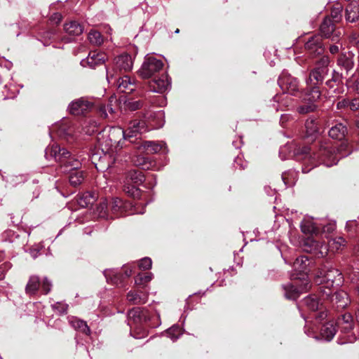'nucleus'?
<instances>
[{
	"label": "nucleus",
	"mask_w": 359,
	"mask_h": 359,
	"mask_svg": "<svg viewBox=\"0 0 359 359\" xmlns=\"http://www.w3.org/2000/svg\"><path fill=\"white\" fill-rule=\"evenodd\" d=\"M164 112L159 110L151 113L147 120H133L129 123L126 130L121 128H114L111 130L109 137L113 140L116 135L121 136L125 140H128L131 143H135L139 139V136L147 130V124L151 128H161L164 124Z\"/></svg>",
	"instance_id": "1"
},
{
	"label": "nucleus",
	"mask_w": 359,
	"mask_h": 359,
	"mask_svg": "<svg viewBox=\"0 0 359 359\" xmlns=\"http://www.w3.org/2000/svg\"><path fill=\"white\" fill-rule=\"evenodd\" d=\"M345 147L344 144H341V147L337 149L336 147H333L328 142H321L319 145L318 151L317 152H313L310 154L311 148L309 147H303L299 149L297 154L304 155V158H309L311 161L313 166H316L318 163H324L326 166L330 167L334 164H337L339 158L346 156L350 154H341L342 149Z\"/></svg>",
	"instance_id": "2"
},
{
	"label": "nucleus",
	"mask_w": 359,
	"mask_h": 359,
	"mask_svg": "<svg viewBox=\"0 0 359 359\" xmlns=\"http://www.w3.org/2000/svg\"><path fill=\"white\" fill-rule=\"evenodd\" d=\"M327 74L325 69H319L315 67L306 78V88L302 90L311 92L313 94V99H320L321 93L319 86L323 83Z\"/></svg>",
	"instance_id": "3"
},
{
	"label": "nucleus",
	"mask_w": 359,
	"mask_h": 359,
	"mask_svg": "<svg viewBox=\"0 0 359 359\" xmlns=\"http://www.w3.org/2000/svg\"><path fill=\"white\" fill-rule=\"evenodd\" d=\"M145 177L142 172L139 170H130L128 172L124 184V192L133 199H139L141 191L137 187L142 184Z\"/></svg>",
	"instance_id": "4"
},
{
	"label": "nucleus",
	"mask_w": 359,
	"mask_h": 359,
	"mask_svg": "<svg viewBox=\"0 0 359 359\" xmlns=\"http://www.w3.org/2000/svg\"><path fill=\"white\" fill-rule=\"evenodd\" d=\"M316 282L320 284L325 283L327 287H337L342 284L343 276L338 269L332 266H325L319 272Z\"/></svg>",
	"instance_id": "5"
},
{
	"label": "nucleus",
	"mask_w": 359,
	"mask_h": 359,
	"mask_svg": "<svg viewBox=\"0 0 359 359\" xmlns=\"http://www.w3.org/2000/svg\"><path fill=\"white\" fill-rule=\"evenodd\" d=\"M163 62L153 55L145 56L144 62L138 71L140 76L142 79H149L162 69Z\"/></svg>",
	"instance_id": "6"
},
{
	"label": "nucleus",
	"mask_w": 359,
	"mask_h": 359,
	"mask_svg": "<svg viewBox=\"0 0 359 359\" xmlns=\"http://www.w3.org/2000/svg\"><path fill=\"white\" fill-rule=\"evenodd\" d=\"M278 85L284 92L293 95L301 90L298 80L286 72L280 75Z\"/></svg>",
	"instance_id": "7"
},
{
	"label": "nucleus",
	"mask_w": 359,
	"mask_h": 359,
	"mask_svg": "<svg viewBox=\"0 0 359 359\" xmlns=\"http://www.w3.org/2000/svg\"><path fill=\"white\" fill-rule=\"evenodd\" d=\"M304 250L313 253L316 257L320 258L326 256L329 251L328 246L325 242L308 238L304 243Z\"/></svg>",
	"instance_id": "8"
},
{
	"label": "nucleus",
	"mask_w": 359,
	"mask_h": 359,
	"mask_svg": "<svg viewBox=\"0 0 359 359\" xmlns=\"http://www.w3.org/2000/svg\"><path fill=\"white\" fill-rule=\"evenodd\" d=\"M302 93H303L302 102L297 107V111L300 114H306L314 111L317 108L316 102L319 99H313V94L311 92L302 90Z\"/></svg>",
	"instance_id": "9"
},
{
	"label": "nucleus",
	"mask_w": 359,
	"mask_h": 359,
	"mask_svg": "<svg viewBox=\"0 0 359 359\" xmlns=\"http://www.w3.org/2000/svg\"><path fill=\"white\" fill-rule=\"evenodd\" d=\"M322 41L320 36L314 35L306 42L305 48L313 56L320 55L323 53L325 50Z\"/></svg>",
	"instance_id": "10"
},
{
	"label": "nucleus",
	"mask_w": 359,
	"mask_h": 359,
	"mask_svg": "<svg viewBox=\"0 0 359 359\" xmlns=\"http://www.w3.org/2000/svg\"><path fill=\"white\" fill-rule=\"evenodd\" d=\"M46 157L53 158L56 161L62 162L70 156V153L65 148H61L58 144H53L46 148L45 151Z\"/></svg>",
	"instance_id": "11"
},
{
	"label": "nucleus",
	"mask_w": 359,
	"mask_h": 359,
	"mask_svg": "<svg viewBox=\"0 0 359 359\" xmlns=\"http://www.w3.org/2000/svg\"><path fill=\"white\" fill-rule=\"evenodd\" d=\"M170 79L167 74H163L159 79L149 82L150 90L154 93H163L170 88Z\"/></svg>",
	"instance_id": "12"
},
{
	"label": "nucleus",
	"mask_w": 359,
	"mask_h": 359,
	"mask_svg": "<svg viewBox=\"0 0 359 359\" xmlns=\"http://www.w3.org/2000/svg\"><path fill=\"white\" fill-rule=\"evenodd\" d=\"M133 66L132 57L128 54H122L114 58V71L128 72Z\"/></svg>",
	"instance_id": "13"
},
{
	"label": "nucleus",
	"mask_w": 359,
	"mask_h": 359,
	"mask_svg": "<svg viewBox=\"0 0 359 359\" xmlns=\"http://www.w3.org/2000/svg\"><path fill=\"white\" fill-rule=\"evenodd\" d=\"M107 59V56L103 53L90 52L86 59L81 60V65L83 67L89 66L90 68H95L96 66L103 64Z\"/></svg>",
	"instance_id": "14"
},
{
	"label": "nucleus",
	"mask_w": 359,
	"mask_h": 359,
	"mask_svg": "<svg viewBox=\"0 0 359 359\" xmlns=\"http://www.w3.org/2000/svg\"><path fill=\"white\" fill-rule=\"evenodd\" d=\"M91 107L92 104L90 102L81 98L72 102L69 106V110L74 115H81Z\"/></svg>",
	"instance_id": "15"
},
{
	"label": "nucleus",
	"mask_w": 359,
	"mask_h": 359,
	"mask_svg": "<svg viewBox=\"0 0 359 359\" xmlns=\"http://www.w3.org/2000/svg\"><path fill=\"white\" fill-rule=\"evenodd\" d=\"M337 65L344 69L348 75L354 67L353 54L351 52L341 54L337 60Z\"/></svg>",
	"instance_id": "16"
},
{
	"label": "nucleus",
	"mask_w": 359,
	"mask_h": 359,
	"mask_svg": "<svg viewBox=\"0 0 359 359\" xmlns=\"http://www.w3.org/2000/svg\"><path fill=\"white\" fill-rule=\"evenodd\" d=\"M300 227L305 234H317L320 231V226L311 217H305L301 222Z\"/></svg>",
	"instance_id": "17"
},
{
	"label": "nucleus",
	"mask_w": 359,
	"mask_h": 359,
	"mask_svg": "<svg viewBox=\"0 0 359 359\" xmlns=\"http://www.w3.org/2000/svg\"><path fill=\"white\" fill-rule=\"evenodd\" d=\"M345 18L350 22H354L359 19V4L356 1H351L346 7Z\"/></svg>",
	"instance_id": "18"
},
{
	"label": "nucleus",
	"mask_w": 359,
	"mask_h": 359,
	"mask_svg": "<svg viewBox=\"0 0 359 359\" xmlns=\"http://www.w3.org/2000/svg\"><path fill=\"white\" fill-rule=\"evenodd\" d=\"M332 302L339 309H344L349 303L350 299L348 294L343 290L336 292L331 297Z\"/></svg>",
	"instance_id": "19"
},
{
	"label": "nucleus",
	"mask_w": 359,
	"mask_h": 359,
	"mask_svg": "<svg viewBox=\"0 0 359 359\" xmlns=\"http://www.w3.org/2000/svg\"><path fill=\"white\" fill-rule=\"evenodd\" d=\"M347 133V128L343 123H337L329 130V136L337 140H343Z\"/></svg>",
	"instance_id": "20"
},
{
	"label": "nucleus",
	"mask_w": 359,
	"mask_h": 359,
	"mask_svg": "<svg viewBox=\"0 0 359 359\" xmlns=\"http://www.w3.org/2000/svg\"><path fill=\"white\" fill-rule=\"evenodd\" d=\"M114 81H116L117 88L121 93H130L135 90V85L128 76L120 77Z\"/></svg>",
	"instance_id": "21"
},
{
	"label": "nucleus",
	"mask_w": 359,
	"mask_h": 359,
	"mask_svg": "<svg viewBox=\"0 0 359 359\" xmlns=\"http://www.w3.org/2000/svg\"><path fill=\"white\" fill-rule=\"evenodd\" d=\"M337 326L344 332L351 330L353 327V319L351 313L341 315L337 322Z\"/></svg>",
	"instance_id": "22"
},
{
	"label": "nucleus",
	"mask_w": 359,
	"mask_h": 359,
	"mask_svg": "<svg viewBox=\"0 0 359 359\" xmlns=\"http://www.w3.org/2000/svg\"><path fill=\"white\" fill-rule=\"evenodd\" d=\"M303 304L309 309L313 311L321 309V307L323 306L321 298L320 299L315 294L305 297L303 300Z\"/></svg>",
	"instance_id": "23"
},
{
	"label": "nucleus",
	"mask_w": 359,
	"mask_h": 359,
	"mask_svg": "<svg viewBox=\"0 0 359 359\" xmlns=\"http://www.w3.org/2000/svg\"><path fill=\"white\" fill-rule=\"evenodd\" d=\"M69 182L73 187L80 185L86 177V174L81 170H69Z\"/></svg>",
	"instance_id": "24"
},
{
	"label": "nucleus",
	"mask_w": 359,
	"mask_h": 359,
	"mask_svg": "<svg viewBox=\"0 0 359 359\" xmlns=\"http://www.w3.org/2000/svg\"><path fill=\"white\" fill-rule=\"evenodd\" d=\"M141 203H116L115 205L112 207L113 210L116 211L118 210H121V211H124L127 212L128 215H133V214H142L143 212H137L136 210L137 205H140Z\"/></svg>",
	"instance_id": "25"
},
{
	"label": "nucleus",
	"mask_w": 359,
	"mask_h": 359,
	"mask_svg": "<svg viewBox=\"0 0 359 359\" xmlns=\"http://www.w3.org/2000/svg\"><path fill=\"white\" fill-rule=\"evenodd\" d=\"M336 334V327L332 322L326 323L320 329V335L326 341H330Z\"/></svg>",
	"instance_id": "26"
},
{
	"label": "nucleus",
	"mask_w": 359,
	"mask_h": 359,
	"mask_svg": "<svg viewBox=\"0 0 359 359\" xmlns=\"http://www.w3.org/2000/svg\"><path fill=\"white\" fill-rule=\"evenodd\" d=\"M104 275L107 281L113 285H118L124 279L123 274L111 269L105 270L104 271Z\"/></svg>",
	"instance_id": "27"
},
{
	"label": "nucleus",
	"mask_w": 359,
	"mask_h": 359,
	"mask_svg": "<svg viewBox=\"0 0 359 359\" xmlns=\"http://www.w3.org/2000/svg\"><path fill=\"white\" fill-rule=\"evenodd\" d=\"M127 299L132 304H144L147 302V294L144 292L139 294L130 291L127 294Z\"/></svg>",
	"instance_id": "28"
},
{
	"label": "nucleus",
	"mask_w": 359,
	"mask_h": 359,
	"mask_svg": "<svg viewBox=\"0 0 359 359\" xmlns=\"http://www.w3.org/2000/svg\"><path fill=\"white\" fill-rule=\"evenodd\" d=\"M334 23L330 17H325L322 22L320 30L321 34L325 37L329 38L334 30Z\"/></svg>",
	"instance_id": "29"
},
{
	"label": "nucleus",
	"mask_w": 359,
	"mask_h": 359,
	"mask_svg": "<svg viewBox=\"0 0 359 359\" xmlns=\"http://www.w3.org/2000/svg\"><path fill=\"white\" fill-rule=\"evenodd\" d=\"M69 323L74 329L79 330L80 332L86 334H90V330L86 322L81 319H79L76 317H71L69 318Z\"/></svg>",
	"instance_id": "30"
},
{
	"label": "nucleus",
	"mask_w": 359,
	"mask_h": 359,
	"mask_svg": "<svg viewBox=\"0 0 359 359\" xmlns=\"http://www.w3.org/2000/svg\"><path fill=\"white\" fill-rule=\"evenodd\" d=\"M64 29L67 33L73 36H79L82 34L83 28L81 25L76 21H71L65 25Z\"/></svg>",
	"instance_id": "31"
},
{
	"label": "nucleus",
	"mask_w": 359,
	"mask_h": 359,
	"mask_svg": "<svg viewBox=\"0 0 359 359\" xmlns=\"http://www.w3.org/2000/svg\"><path fill=\"white\" fill-rule=\"evenodd\" d=\"M39 285V278L36 276H32L25 287L26 293L30 295L34 294L38 291Z\"/></svg>",
	"instance_id": "32"
},
{
	"label": "nucleus",
	"mask_w": 359,
	"mask_h": 359,
	"mask_svg": "<svg viewBox=\"0 0 359 359\" xmlns=\"http://www.w3.org/2000/svg\"><path fill=\"white\" fill-rule=\"evenodd\" d=\"M346 241L343 237H337L329 241L327 246L329 250L334 252L341 250L346 245Z\"/></svg>",
	"instance_id": "33"
},
{
	"label": "nucleus",
	"mask_w": 359,
	"mask_h": 359,
	"mask_svg": "<svg viewBox=\"0 0 359 359\" xmlns=\"http://www.w3.org/2000/svg\"><path fill=\"white\" fill-rule=\"evenodd\" d=\"M62 166L65 168V171L66 172H69V170H80L79 168L81 165V162L79 160L72 157L71 155L69 158H67V159L62 162Z\"/></svg>",
	"instance_id": "34"
},
{
	"label": "nucleus",
	"mask_w": 359,
	"mask_h": 359,
	"mask_svg": "<svg viewBox=\"0 0 359 359\" xmlns=\"http://www.w3.org/2000/svg\"><path fill=\"white\" fill-rule=\"evenodd\" d=\"M142 147L146 149L148 153L156 154L159 152L165 147V145L156 143L154 142L146 141L143 143Z\"/></svg>",
	"instance_id": "35"
},
{
	"label": "nucleus",
	"mask_w": 359,
	"mask_h": 359,
	"mask_svg": "<svg viewBox=\"0 0 359 359\" xmlns=\"http://www.w3.org/2000/svg\"><path fill=\"white\" fill-rule=\"evenodd\" d=\"M285 290V297L288 299L294 300L299 297V292L292 284H286L283 286Z\"/></svg>",
	"instance_id": "36"
},
{
	"label": "nucleus",
	"mask_w": 359,
	"mask_h": 359,
	"mask_svg": "<svg viewBox=\"0 0 359 359\" xmlns=\"http://www.w3.org/2000/svg\"><path fill=\"white\" fill-rule=\"evenodd\" d=\"M306 133L308 137L314 135L318 133V124L313 118H309L305 123Z\"/></svg>",
	"instance_id": "37"
},
{
	"label": "nucleus",
	"mask_w": 359,
	"mask_h": 359,
	"mask_svg": "<svg viewBox=\"0 0 359 359\" xmlns=\"http://www.w3.org/2000/svg\"><path fill=\"white\" fill-rule=\"evenodd\" d=\"M297 173L295 171L290 170L282 175V180L287 186H292L296 182Z\"/></svg>",
	"instance_id": "38"
},
{
	"label": "nucleus",
	"mask_w": 359,
	"mask_h": 359,
	"mask_svg": "<svg viewBox=\"0 0 359 359\" xmlns=\"http://www.w3.org/2000/svg\"><path fill=\"white\" fill-rule=\"evenodd\" d=\"M308 257L306 256H301L296 259L294 262V268L299 272L304 271L306 269Z\"/></svg>",
	"instance_id": "39"
},
{
	"label": "nucleus",
	"mask_w": 359,
	"mask_h": 359,
	"mask_svg": "<svg viewBox=\"0 0 359 359\" xmlns=\"http://www.w3.org/2000/svg\"><path fill=\"white\" fill-rule=\"evenodd\" d=\"M151 273H140L135 278V283L137 285H144L152 279Z\"/></svg>",
	"instance_id": "40"
},
{
	"label": "nucleus",
	"mask_w": 359,
	"mask_h": 359,
	"mask_svg": "<svg viewBox=\"0 0 359 359\" xmlns=\"http://www.w3.org/2000/svg\"><path fill=\"white\" fill-rule=\"evenodd\" d=\"M88 39L92 44L100 46L103 42L101 34L95 30H92L88 34Z\"/></svg>",
	"instance_id": "41"
},
{
	"label": "nucleus",
	"mask_w": 359,
	"mask_h": 359,
	"mask_svg": "<svg viewBox=\"0 0 359 359\" xmlns=\"http://www.w3.org/2000/svg\"><path fill=\"white\" fill-rule=\"evenodd\" d=\"M98 199V195L95 191H86L80 195L77 202L79 201L83 202H95Z\"/></svg>",
	"instance_id": "42"
},
{
	"label": "nucleus",
	"mask_w": 359,
	"mask_h": 359,
	"mask_svg": "<svg viewBox=\"0 0 359 359\" xmlns=\"http://www.w3.org/2000/svg\"><path fill=\"white\" fill-rule=\"evenodd\" d=\"M346 231L349 233L351 237H355L359 231L358 222L356 220H349L346 222Z\"/></svg>",
	"instance_id": "43"
},
{
	"label": "nucleus",
	"mask_w": 359,
	"mask_h": 359,
	"mask_svg": "<svg viewBox=\"0 0 359 359\" xmlns=\"http://www.w3.org/2000/svg\"><path fill=\"white\" fill-rule=\"evenodd\" d=\"M182 334L181 329L179 326H172L166 331V335L170 338L172 341H175Z\"/></svg>",
	"instance_id": "44"
},
{
	"label": "nucleus",
	"mask_w": 359,
	"mask_h": 359,
	"mask_svg": "<svg viewBox=\"0 0 359 359\" xmlns=\"http://www.w3.org/2000/svg\"><path fill=\"white\" fill-rule=\"evenodd\" d=\"M341 11H342V7L338 6L336 8H334L332 11L330 16H329L332 22H339L341 18Z\"/></svg>",
	"instance_id": "45"
},
{
	"label": "nucleus",
	"mask_w": 359,
	"mask_h": 359,
	"mask_svg": "<svg viewBox=\"0 0 359 359\" xmlns=\"http://www.w3.org/2000/svg\"><path fill=\"white\" fill-rule=\"evenodd\" d=\"M330 63V59L328 56L323 55L320 59L316 62V67L319 69H325L326 72L328 73V65Z\"/></svg>",
	"instance_id": "46"
},
{
	"label": "nucleus",
	"mask_w": 359,
	"mask_h": 359,
	"mask_svg": "<svg viewBox=\"0 0 359 359\" xmlns=\"http://www.w3.org/2000/svg\"><path fill=\"white\" fill-rule=\"evenodd\" d=\"M100 111L101 116L106 118L107 117L108 114H112L114 113V109L111 104H107V105H101L100 107Z\"/></svg>",
	"instance_id": "47"
},
{
	"label": "nucleus",
	"mask_w": 359,
	"mask_h": 359,
	"mask_svg": "<svg viewBox=\"0 0 359 359\" xmlns=\"http://www.w3.org/2000/svg\"><path fill=\"white\" fill-rule=\"evenodd\" d=\"M152 262L149 257L142 259L139 262V268L142 270H147L151 267Z\"/></svg>",
	"instance_id": "48"
},
{
	"label": "nucleus",
	"mask_w": 359,
	"mask_h": 359,
	"mask_svg": "<svg viewBox=\"0 0 359 359\" xmlns=\"http://www.w3.org/2000/svg\"><path fill=\"white\" fill-rule=\"evenodd\" d=\"M140 313L141 311L139 308H135L131 309L128 312V318L130 319L133 318L135 322L138 321L140 320Z\"/></svg>",
	"instance_id": "49"
},
{
	"label": "nucleus",
	"mask_w": 359,
	"mask_h": 359,
	"mask_svg": "<svg viewBox=\"0 0 359 359\" xmlns=\"http://www.w3.org/2000/svg\"><path fill=\"white\" fill-rule=\"evenodd\" d=\"M142 102L140 100H132L128 101V102L126 104V106L128 109L131 111L137 110V109L140 108L142 106Z\"/></svg>",
	"instance_id": "50"
},
{
	"label": "nucleus",
	"mask_w": 359,
	"mask_h": 359,
	"mask_svg": "<svg viewBox=\"0 0 359 359\" xmlns=\"http://www.w3.org/2000/svg\"><path fill=\"white\" fill-rule=\"evenodd\" d=\"M52 307L54 310L57 311L59 313H65L67 312L68 306L60 302H56L52 305Z\"/></svg>",
	"instance_id": "51"
},
{
	"label": "nucleus",
	"mask_w": 359,
	"mask_h": 359,
	"mask_svg": "<svg viewBox=\"0 0 359 359\" xmlns=\"http://www.w3.org/2000/svg\"><path fill=\"white\" fill-rule=\"evenodd\" d=\"M11 268V264L9 262H4L0 265V280H2L5 277L6 272Z\"/></svg>",
	"instance_id": "52"
},
{
	"label": "nucleus",
	"mask_w": 359,
	"mask_h": 359,
	"mask_svg": "<svg viewBox=\"0 0 359 359\" xmlns=\"http://www.w3.org/2000/svg\"><path fill=\"white\" fill-rule=\"evenodd\" d=\"M323 231L326 233H332L336 229V224L334 222H329L328 224L323 225Z\"/></svg>",
	"instance_id": "53"
},
{
	"label": "nucleus",
	"mask_w": 359,
	"mask_h": 359,
	"mask_svg": "<svg viewBox=\"0 0 359 359\" xmlns=\"http://www.w3.org/2000/svg\"><path fill=\"white\" fill-rule=\"evenodd\" d=\"M52 287V283L50 280L48 279V278L45 277L43 280L42 283V288L43 291L45 292V294H48Z\"/></svg>",
	"instance_id": "54"
},
{
	"label": "nucleus",
	"mask_w": 359,
	"mask_h": 359,
	"mask_svg": "<svg viewBox=\"0 0 359 359\" xmlns=\"http://www.w3.org/2000/svg\"><path fill=\"white\" fill-rule=\"evenodd\" d=\"M348 107L352 111H355L359 109V98H354L351 101H349Z\"/></svg>",
	"instance_id": "55"
},
{
	"label": "nucleus",
	"mask_w": 359,
	"mask_h": 359,
	"mask_svg": "<svg viewBox=\"0 0 359 359\" xmlns=\"http://www.w3.org/2000/svg\"><path fill=\"white\" fill-rule=\"evenodd\" d=\"M350 42L359 48V35L357 33H353L349 36Z\"/></svg>",
	"instance_id": "56"
},
{
	"label": "nucleus",
	"mask_w": 359,
	"mask_h": 359,
	"mask_svg": "<svg viewBox=\"0 0 359 359\" xmlns=\"http://www.w3.org/2000/svg\"><path fill=\"white\" fill-rule=\"evenodd\" d=\"M134 163H135L137 165H142L144 169H145V168H148V167H146V166L144 165L145 158H144V157L137 156V157L136 158V160H135V161H134Z\"/></svg>",
	"instance_id": "57"
},
{
	"label": "nucleus",
	"mask_w": 359,
	"mask_h": 359,
	"mask_svg": "<svg viewBox=\"0 0 359 359\" xmlns=\"http://www.w3.org/2000/svg\"><path fill=\"white\" fill-rule=\"evenodd\" d=\"M50 20L55 24H58L62 20V15L60 13H55L51 16Z\"/></svg>",
	"instance_id": "58"
},
{
	"label": "nucleus",
	"mask_w": 359,
	"mask_h": 359,
	"mask_svg": "<svg viewBox=\"0 0 359 359\" xmlns=\"http://www.w3.org/2000/svg\"><path fill=\"white\" fill-rule=\"evenodd\" d=\"M349 100H343L341 101H339L337 106L338 109H341L342 107H348Z\"/></svg>",
	"instance_id": "59"
},
{
	"label": "nucleus",
	"mask_w": 359,
	"mask_h": 359,
	"mask_svg": "<svg viewBox=\"0 0 359 359\" xmlns=\"http://www.w3.org/2000/svg\"><path fill=\"white\" fill-rule=\"evenodd\" d=\"M343 77L342 74H339L338 72H334L333 76H332V81L334 82H339Z\"/></svg>",
	"instance_id": "60"
},
{
	"label": "nucleus",
	"mask_w": 359,
	"mask_h": 359,
	"mask_svg": "<svg viewBox=\"0 0 359 359\" xmlns=\"http://www.w3.org/2000/svg\"><path fill=\"white\" fill-rule=\"evenodd\" d=\"M290 116L288 114H283L280 116V122L283 126H284V123L288 121Z\"/></svg>",
	"instance_id": "61"
},
{
	"label": "nucleus",
	"mask_w": 359,
	"mask_h": 359,
	"mask_svg": "<svg viewBox=\"0 0 359 359\" xmlns=\"http://www.w3.org/2000/svg\"><path fill=\"white\" fill-rule=\"evenodd\" d=\"M339 50V48L337 45H332L330 47V51L332 54H335V53H338Z\"/></svg>",
	"instance_id": "62"
},
{
	"label": "nucleus",
	"mask_w": 359,
	"mask_h": 359,
	"mask_svg": "<svg viewBox=\"0 0 359 359\" xmlns=\"http://www.w3.org/2000/svg\"><path fill=\"white\" fill-rule=\"evenodd\" d=\"M114 79V73H111L108 69H107V79L109 83H112V80Z\"/></svg>",
	"instance_id": "63"
},
{
	"label": "nucleus",
	"mask_w": 359,
	"mask_h": 359,
	"mask_svg": "<svg viewBox=\"0 0 359 359\" xmlns=\"http://www.w3.org/2000/svg\"><path fill=\"white\" fill-rule=\"evenodd\" d=\"M352 88H353V90L355 93H357L358 94H359V79H358V80H356V81L354 82V83H353V85Z\"/></svg>",
	"instance_id": "64"
}]
</instances>
